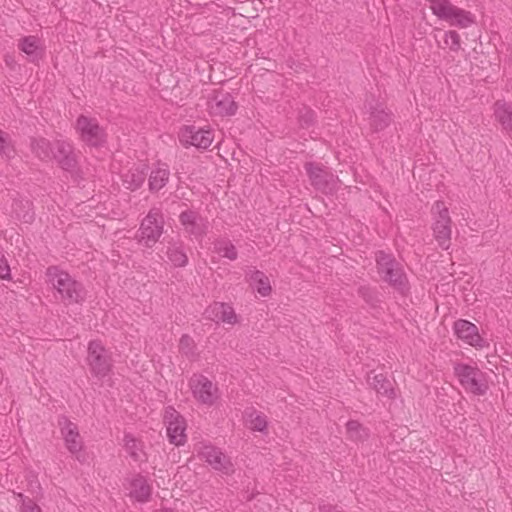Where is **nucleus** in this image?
Returning <instances> with one entry per match:
<instances>
[{"label":"nucleus","mask_w":512,"mask_h":512,"mask_svg":"<svg viewBox=\"0 0 512 512\" xmlns=\"http://www.w3.org/2000/svg\"><path fill=\"white\" fill-rule=\"evenodd\" d=\"M52 158H54L64 170H71L76 165L73 147L69 142L64 140L55 141Z\"/></svg>","instance_id":"f3484780"},{"label":"nucleus","mask_w":512,"mask_h":512,"mask_svg":"<svg viewBox=\"0 0 512 512\" xmlns=\"http://www.w3.org/2000/svg\"><path fill=\"white\" fill-rule=\"evenodd\" d=\"M76 130L80 134V138L87 145L92 147H100L106 142L105 130L93 118L81 115L76 122Z\"/></svg>","instance_id":"6e6552de"},{"label":"nucleus","mask_w":512,"mask_h":512,"mask_svg":"<svg viewBox=\"0 0 512 512\" xmlns=\"http://www.w3.org/2000/svg\"><path fill=\"white\" fill-rule=\"evenodd\" d=\"M193 397L202 405L208 407L214 405L219 398V390L216 384L201 374H195L189 381Z\"/></svg>","instance_id":"0eeeda50"},{"label":"nucleus","mask_w":512,"mask_h":512,"mask_svg":"<svg viewBox=\"0 0 512 512\" xmlns=\"http://www.w3.org/2000/svg\"><path fill=\"white\" fill-rule=\"evenodd\" d=\"M169 177L170 170L168 165L165 163H158L150 172L148 179L149 190L151 192L161 190L169 181Z\"/></svg>","instance_id":"4be33fe9"},{"label":"nucleus","mask_w":512,"mask_h":512,"mask_svg":"<svg viewBox=\"0 0 512 512\" xmlns=\"http://www.w3.org/2000/svg\"><path fill=\"white\" fill-rule=\"evenodd\" d=\"M179 140L185 146L207 149L214 140V133L210 128L185 126L179 132Z\"/></svg>","instance_id":"f8f14e48"},{"label":"nucleus","mask_w":512,"mask_h":512,"mask_svg":"<svg viewBox=\"0 0 512 512\" xmlns=\"http://www.w3.org/2000/svg\"><path fill=\"white\" fill-rule=\"evenodd\" d=\"M32 151L42 160L52 159L53 146L45 138H39L32 141Z\"/></svg>","instance_id":"473e14b6"},{"label":"nucleus","mask_w":512,"mask_h":512,"mask_svg":"<svg viewBox=\"0 0 512 512\" xmlns=\"http://www.w3.org/2000/svg\"><path fill=\"white\" fill-rule=\"evenodd\" d=\"M46 275L49 283L56 290L59 299L65 305L81 304L86 298V290L82 283L76 281L69 273L51 266Z\"/></svg>","instance_id":"f257e3e1"},{"label":"nucleus","mask_w":512,"mask_h":512,"mask_svg":"<svg viewBox=\"0 0 512 512\" xmlns=\"http://www.w3.org/2000/svg\"><path fill=\"white\" fill-rule=\"evenodd\" d=\"M14 154V148L9 134L0 130V155L5 158H11Z\"/></svg>","instance_id":"c9c22d12"},{"label":"nucleus","mask_w":512,"mask_h":512,"mask_svg":"<svg viewBox=\"0 0 512 512\" xmlns=\"http://www.w3.org/2000/svg\"><path fill=\"white\" fill-rule=\"evenodd\" d=\"M124 446L127 453L136 462H141L145 459V452L143 451L142 443L130 434L124 436Z\"/></svg>","instance_id":"7c9ffc66"},{"label":"nucleus","mask_w":512,"mask_h":512,"mask_svg":"<svg viewBox=\"0 0 512 512\" xmlns=\"http://www.w3.org/2000/svg\"><path fill=\"white\" fill-rule=\"evenodd\" d=\"M213 252L229 261H235L238 258L236 246L227 237H218L213 241Z\"/></svg>","instance_id":"b1692460"},{"label":"nucleus","mask_w":512,"mask_h":512,"mask_svg":"<svg viewBox=\"0 0 512 512\" xmlns=\"http://www.w3.org/2000/svg\"><path fill=\"white\" fill-rule=\"evenodd\" d=\"M320 512H342L337 510L335 507L329 505H323L319 507Z\"/></svg>","instance_id":"37998d69"},{"label":"nucleus","mask_w":512,"mask_h":512,"mask_svg":"<svg viewBox=\"0 0 512 512\" xmlns=\"http://www.w3.org/2000/svg\"><path fill=\"white\" fill-rule=\"evenodd\" d=\"M366 291H368V290H367V289H365V288L360 289V292L362 293V295H363V297L365 298V300H366L367 302H369L370 300L366 298V294H365V292H366Z\"/></svg>","instance_id":"a18cd8bd"},{"label":"nucleus","mask_w":512,"mask_h":512,"mask_svg":"<svg viewBox=\"0 0 512 512\" xmlns=\"http://www.w3.org/2000/svg\"><path fill=\"white\" fill-rule=\"evenodd\" d=\"M443 42V45L438 44L442 49L449 48L452 52H458L461 49L460 35L455 30L444 32Z\"/></svg>","instance_id":"72a5a7b5"},{"label":"nucleus","mask_w":512,"mask_h":512,"mask_svg":"<svg viewBox=\"0 0 512 512\" xmlns=\"http://www.w3.org/2000/svg\"><path fill=\"white\" fill-rule=\"evenodd\" d=\"M166 254L175 267H184L188 263V256L182 243H169Z\"/></svg>","instance_id":"c85d7f7f"},{"label":"nucleus","mask_w":512,"mask_h":512,"mask_svg":"<svg viewBox=\"0 0 512 512\" xmlns=\"http://www.w3.org/2000/svg\"><path fill=\"white\" fill-rule=\"evenodd\" d=\"M164 422L170 443L176 446L184 445L187 439L184 417L173 407L169 406L165 409Z\"/></svg>","instance_id":"9d476101"},{"label":"nucleus","mask_w":512,"mask_h":512,"mask_svg":"<svg viewBox=\"0 0 512 512\" xmlns=\"http://www.w3.org/2000/svg\"><path fill=\"white\" fill-rule=\"evenodd\" d=\"M314 120V112L309 110L304 115L301 116V122L307 126H309Z\"/></svg>","instance_id":"79ce46f5"},{"label":"nucleus","mask_w":512,"mask_h":512,"mask_svg":"<svg viewBox=\"0 0 512 512\" xmlns=\"http://www.w3.org/2000/svg\"><path fill=\"white\" fill-rule=\"evenodd\" d=\"M506 57L509 62H512V42L507 45Z\"/></svg>","instance_id":"c03bdc74"},{"label":"nucleus","mask_w":512,"mask_h":512,"mask_svg":"<svg viewBox=\"0 0 512 512\" xmlns=\"http://www.w3.org/2000/svg\"><path fill=\"white\" fill-rule=\"evenodd\" d=\"M18 49L23 52L27 59L32 62H38L44 54V45L41 39L37 36H25L18 40Z\"/></svg>","instance_id":"a211bd4d"},{"label":"nucleus","mask_w":512,"mask_h":512,"mask_svg":"<svg viewBox=\"0 0 512 512\" xmlns=\"http://www.w3.org/2000/svg\"><path fill=\"white\" fill-rule=\"evenodd\" d=\"M453 331L459 340L476 349L488 346L487 341L480 335L478 327L468 320H456L453 324Z\"/></svg>","instance_id":"ddd939ff"},{"label":"nucleus","mask_w":512,"mask_h":512,"mask_svg":"<svg viewBox=\"0 0 512 512\" xmlns=\"http://www.w3.org/2000/svg\"><path fill=\"white\" fill-rule=\"evenodd\" d=\"M129 490L130 497L138 502H147L152 492L147 479L142 475H136L131 479Z\"/></svg>","instance_id":"412c9836"},{"label":"nucleus","mask_w":512,"mask_h":512,"mask_svg":"<svg viewBox=\"0 0 512 512\" xmlns=\"http://www.w3.org/2000/svg\"><path fill=\"white\" fill-rule=\"evenodd\" d=\"M223 306L224 303L222 302H214L205 310L206 317L212 321L219 322L222 316Z\"/></svg>","instance_id":"4c0bfd02"},{"label":"nucleus","mask_w":512,"mask_h":512,"mask_svg":"<svg viewBox=\"0 0 512 512\" xmlns=\"http://www.w3.org/2000/svg\"><path fill=\"white\" fill-rule=\"evenodd\" d=\"M58 426L60 428L65 447L71 454L76 455L77 459L80 460L78 454L82 450L83 440L80 436L77 424L73 423L66 416H60L58 418Z\"/></svg>","instance_id":"2eb2a0df"},{"label":"nucleus","mask_w":512,"mask_h":512,"mask_svg":"<svg viewBox=\"0 0 512 512\" xmlns=\"http://www.w3.org/2000/svg\"><path fill=\"white\" fill-rule=\"evenodd\" d=\"M198 455L213 469L228 474L231 471V463L222 451L211 444L200 443L197 447Z\"/></svg>","instance_id":"dca6fc26"},{"label":"nucleus","mask_w":512,"mask_h":512,"mask_svg":"<svg viewBox=\"0 0 512 512\" xmlns=\"http://www.w3.org/2000/svg\"><path fill=\"white\" fill-rule=\"evenodd\" d=\"M164 220L160 208H151L147 216L142 220L138 241L146 247L154 246L163 233Z\"/></svg>","instance_id":"39448f33"},{"label":"nucleus","mask_w":512,"mask_h":512,"mask_svg":"<svg viewBox=\"0 0 512 512\" xmlns=\"http://www.w3.org/2000/svg\"><path fill=\"white\" fill-rule=\"evenodd\" d=\"M378 272L384 281L388 282L401 294L409 290L408 279L403 271L402 265L392 255L379 251L376 254Z\"/></svg>","instance_id":"f03ea898"},{"label":"nucleus","mask_w":512,"mask_h":512,"mask_svg":"<svg viewBox=\"0 0 512 512\" xmlns=\"http://www.w3.org/2000/svg\"><path fill=\"white\" fill-rule=\"evenodd\" d=\"M147 175V167L140 164L129 168L122 174L123 185L130 190L138 189L145 181Z\"/></svg>","instance_id":"aec40b11"},{"label":"nucleus","mask_w":512,"mask_h":512,"mask_svg":"<svg viewBox=\"0 0 512 512\" xmlns=\"http://www.w3.org/2000/svg\"><path fill=\"white\" fill-rule=\"evenodd\" d=\"M245 423L249 429L258 432L265 431L268 424L266 416L255 409L245 411Z\"/></svg>","instance_id":"c756f323"},{"label":"nucleus","mask_w":512,"mask_h":512,"mask_svg":"<svg viewBox=\"0 0 512 512\" xmlns=\"http://www.w3.org/2000/svg\"><path fill=\"white\" fill-rule=\"evenodd\" d=\"M432 230L438 245L447 250L450 247L452 234V220L449 215V209L443 201H436L431 209Z\"/></svg>","instance_id":"7ed1b4c3"},{"label":"nucleus","mask_w":512,"mask_h":512,"mask_svg":"<svg viewBox=\"0 0 512 512\" xmlns=\"http://www.w3.org/2000/svg\"><path fill=\"white\" fill-rule=\"evenodd\" d=\"M455 7L450 0H433L430 2L432 13L443 21L450 19V14L454 12Z\"/></svg>","instance_id":"2f4dec72"},{"label":"nucleus","mask_w":512,"mask_h":512,"mask_svg":"<svg viewBox=\"0 0 512 512\" xmlns=\"http://www.w3.org/2000/svg\"><path fill=\"white\" fill-rule=\"evenodd\" d=\"M207 110L213 117L232 116L237 111V104L230 93L214 90L207 99Z\"/></svg>","instance_id":"1a4fd4ad"},{"label":"nucleus","mask_w":512,"mask_h":512,"mask_svg":"<svg viewBox=\"0 0 512 512\" xmlns=\"http://www.w3.org/2000/svg\"><path fill=\"white\" fill-rule=\"evenodd\" d=\"M474 21V15L471 12L456 6L454 8V12L450 14V19L446 20L445 22L449 23L451 26H456L463 29L471 26Z\"/></svg>","instance_id":"cd10ccee"},{"label":"nucleus","mask_w":512,"mask_h":512,"mask_svg":"<svg viewBox=\"0 0 512 512\" xmlns=\"http://www.w3.org/2000/svg\"><path fill=\"white\" fill-rule=\"evenodd\" d=\"M179 350L190 357L195 353V343L194 340L189 335H183L179 341Z\"/></svg>","instance_id":"e433bc0d"},{"label":"nucleus","mask_w":512,"mask_h":512,"mask_svg":"<svg viewBox=\"0 0 512 512\" xmlns=\"http://www.w3.org/2000/svg\"><path fill=\"white\" fill-rule=\"evenodd\" d=\"M179 221L184 232L196 240H202L209 228L208 220L194 210L183 211Z\"/></svg>","instance_id":"4468645a"},{"label":"nucleus","mask_w":512,"mask_h":512,"mask_svg":"<svg viewBox=\"0 0 512 512\" xmlns=\"http://www.w3.org/2000/svg\"><path fill=\"white\" fill-rule=\"evenodd\" d=\"M12 213L20 221L30 223L34 219L32 203L28 199H16L12 204Z\"/></svg>","instance_id":"bb28decb"},{"label":"nucleus","mask_w":512,"mask_h":512,"mask_svg":"<svg viewBox=\"0 0 512 512\" xmlns=\"http://www.w3.org/2000/svg\"><path fill=\"white\" fill-rule=\"evenodd\" d=\"M368 109L370 112V125L374 131L383 130L390 124L392 118L390 113L386 112L383 103H370Z\"/></svg>","instance_id":"6ab92c4d"},{"label":"nucleus","mask_w":512,"mask_h":512,"mask_svg":"<svg viewBox=\"0 0 512 512\" xmlns=\"http://www.w3.org/2000/svg\"><path fill=\"white\" fill-rule=\"evenodd\" d=\"M463 388L475 395H484L488 390L486 374L478 367L468 364H457L454 368Z\"/></svg>","instance_id":"20e7f679"},{"label":"nucleus","mask_w":512,"mask_h":512,"mask_svg":"<svg viewBox=\"0 0 512 512\" xmlns=\"http://www.w3.org/2000/svg\"><path fill=\"white\" fill-rule=\"evenodd\" d=\"M21 499V512H42L41 508L31 499L24 497L22 494H19Z\"/></svg>","instance_id":"ea45409f"},{"label":"nucleus","mask_w":512,"mask_h":512,"mask_svg":"<svg viewBox=\"0 0 512 512\" xmlns=\"http://www.w3.org/2000/svg\"><path fill=\"white\" fill-rule=\"evenodd\" d=\"M221 315L222 316H221L220 321H222L223 323L234 325L238 321V318H237V315H236L234 309L226 303H224Z\"/></svg>","instance_id":"58836bf2"},{"label":"nucleus","mask_w":512,"mask_h":512,"mask_svg":"<svg viewBox=\"0 0 512 512\" xmlns=\"http://www.w3.org/2000/svg\"><path fill=\"white\" fill-rule=\"evenodd\" d=\"M86 361L90 372L98 379L108 376L113 366L111 354L100 341H91L89 343Z\"/></svg>","instance_id":"423d86ee"},{"label":"nucleus","mask_w":512,"mask_h":512,"mask_svg":"<svg viewBox=\"0 0 512 512\" xmlns=\"http://www.w3.org/2000/svg\"><path fill=\"white\" fill-rule=\"evenodd\" d=\"M368 384L380 395L394 398L395 392L391 382L383 374L368 375Z\"/></svg>","instance_id":"a878e982"},{"label":"nucleus","mask_w":512,"mask_h":512,"mask_svg":"<svg viewBox=\"0 0 512 512\" xmlns=\"http://www.w3.org/2000/svg\"><path fill=\"white\" fill-rule=\"evenodd\" d=\"M0 278L8 280L10 279V267L5 256L0 253Z\"/></svg>","instance_id":"a19ab883"},{"label":"nucleus","mask_w":512,"mask_h":512,"mask_svg":"<svg viewBox=\"0 0 512 512\" xmlns=\"http://www.w3.org/2000/svg\"><path fill=\"white\" fill-rule=\"evenodd\" d=\"M494 116L503 130L512 131V106L510 104L502 100L496 101L494 103Z\"/></svg>","instance_id":"393cba45"},{"label":"nucleus","mask_w":512,"mask_h":512,"mask_svg":"<svg viewBox=\"0 0 512 512\" xmlns=\"http://www.w3.org/2000/svg\"><path fill=\"white\" fill-rule=\"evenodd\" d=\"M346 428L349 438L355 442L362 441L368 436L367 430L357 421H349Z\"/></svg>","instance_id":"f704fd0d"},{"label":"nucleus","mask_w":512,"mask_h":512,"mask_svg":"<svg viewBox=\"0 0 512 512\" xmlns=\"http://www.w3.org/2000/svg\"><path fill=\"white\" fill-rule=\"evenodd\" d=\"M305 169L308 173L312 186L324 193L331 194L337 186V179L333 173L323 166L315 163H307Z\"/></svg>","instance_id":"9b49d317"},{"label":"nucleus","mask_w":512,"mask_h":512,"mask_svg":"<svg viewBox=\"0 0 512 512\" xmlns=\"http://www.w3.org/2000/svg\"><path fill=\"white\" fill-rule=\"evenodd\" d=\"M246 277L262 297H266L271 293L272 288L270 280L264 272L256 269H250L246 273Z\"/></svg>","instance_id":"5701e85b"}]
</instances>
